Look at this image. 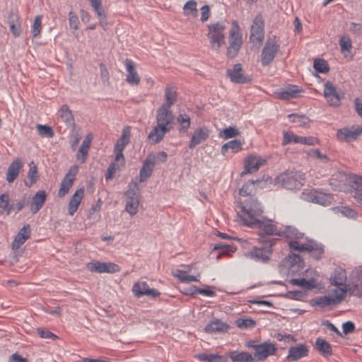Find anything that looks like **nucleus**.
Returning <instances> with one entry per match:
<instances>
[{
  "label": "nucleus",
  "mask_w": 362,
  "mask_h": 362,
  "mask_svg": "<svg viewBox=\"0 0 362 362\" xmlns=\"http://www.w3.org/2000/svg\"><path fill=\"white\" fill-rule=\"evenodd\" d=\"M214 250H221L220 253L217 255V259L221 258L222 255H228L230 252H234L236 250V247L223 243H218L214 246Z\"/></svg>",
  "instance_id": "obj_47"
},
{
  "label": "nucleus",
  "mask_w": 362,
  "mask_h": 362,
  "mask_svg": "<svg viewBox=\"0 0 362 362\" xmlns=\"http://www.w3.org/2000/svg\"><path fill=\"white\" fill-rule=\"evenodd\" d=\"M165 98L166 103L163 104L160 107H165L166 109H170V107L176 101L177 93L172 87L168 86L165 90Z\"/></svg>",
  "instance_id": "obj_42"
},
{
  "label": "nucleus",
  "mask_w": 362,
  "mask_h": 362,
  "mask_svg": "<svg viewBox=\"0 0 362 362\" xmlns=\"http://www.w3.org/2000/svg\"><path fill=\"white\" fill-rule=\"evenodd\" d=\"M309 200L313 203L328 206L334 202V196L330 193H325L321 190H314L308 194Z\"/></svg>",
  "instance_id": "obj_15"
},
{
  "label": "nucleus",
  "mask_w": 362,
  "mask_h": 362,
  "mask_svg": "<svg viewBox=\"0 0 362 362\" xmlns=\"http://www.w3.org/2000/svg\"><path fill=\"white\" fill-rule=\"evenodd\" d=\"M263 163L264 160L260 158L249 156L245 161V170L242 172L241 175H243L257 171Z\"/></svg>",
  "instance_id": "obj_31"
},
{
  "label": "nucleus",
  "mask_w": 362,
  "mask_h": 362,
  "mask_svg": "<svg viewBox=\"0 0 362 362\" xmlns=\"http://www.w3.org/2000/svg\"><path fill=\"white\" fill-rule=\"evenodd\" d=\"M258 180H250L245 183L241 189H240L239 194L240 196H250L252 192V185L257 182Z\"/></svg>",
  "instance_id": "obj_61"
},
{
  "label": "nucleus",
  "mask_w": 362,
  "mask_h": 362,
  "mask_svg": "<svg viewBox=\"0 0 362 362\" xmlns=\"http://www.w3.org/2000/svg\"><path fill=\"white\" fill-rule=\"evenodd\" d=\"M29 167H30V169H29V171L28 173V176H27L29 182L28 183L25 182V185L32 186L37 182V168L33 161L29 164Z\"/></svg>",
  "instance_id": "obj_56"
},
{
  "label": "nucleus",
  "mask_w": 362,
  "mask_h": 362,
  "mask_svg": "<svg viewBox=\"0 0 362 362\" xmlns=\"http://www.w3.org/2000/svg\"><path fill=\"white\" fill-rule=\"evenodd\" d=\"M362 129L358 128H342L338 130L337 133V138L340 141L349 142L356 140L357 137L361 134Z\"/></svg>",
  "instance_id": "obj_22"
},
{
  "label": "nucleus",
  "mask_w": 362,
  "mask_h": 362,
  "mask_svg": "<svg viewBox=\"0 0 362 362\" xmlns=\"http://www.w3.org/2000/svg\"><path fill=\"white\" fill-rule=\"evenodd\" d=\"M175 116L170 109L160 107L157 110L156 123L159 126L164 127L165 129L170 132L174 127Z\"/></svg>",
  "instance_id": "obj_11"
},
{
  "label": "nucleus",
  "mask_w": 362,
  "mask_h": 362,
  "mask_svg": "<svg viewBox=\"0 0 362 362\" xmlns=\"http://www.w3.org/2000/svg\"><path fill=\"white\" fill-rule=\"evenodd\" d=\"M324 96L329 105H339L341 98L338 94L335 86L331 81H327L325 83Z\"/></svg>",
  "instance_id": "obj_21"
},
{
  "label": "nucleus",
  "mask_w": 362,
  "mask_h": 362,
  "mask_svg": "<svg viewBox=\"0 0 362 362\" xmlns=\"http://www.w3.org/2000/svg\"><path fill=\"white\" fill-rule=\"evenodd\" d=\"M229 328V325L220 320L211 321L204 328L208 333H214L217 332H224Z\"/></svg>",
  "instance_id": "obj_36"
},
{
  "label": "nucleus",
  "mask_w": 362,
  "mask_h": 362,
  "mask_svg": "<svg viewBox=\"0 0 362 362\" xmlns=\"http://www.w3.org/2000/svg\"><path fill=\"white\" fill-rule=\"evenodd\" d=\"M177 122L180 124L179 132L180 133L186 132L191 124L190 117L185 113L180 114L177 117Z\"/></svg>",
  "instance_id": "obj_44"
},
{
  "label": "nucleus",
  "mask_w": 362,
  "mask_h": 362,
  "mask_svg": "<svg viewBox=\"0 0 362 362\" xmlns=\"http://www.w3.org/2000/svg\"><path fill=\"white\" fill-rule=\"evenodd\" d=\"M90 141L91 139L87 136L83 141L82 144L78 150L77 159L80 160L81 163H83L86 160V156L90 148Z\"/></svg>",
  "instance_id": "obj_43"
},
{
  "label": "nucleus",
  "mask_w": 362,
  "mask_h": 362,
  "mask_svg": "<svg viewBox=\"0 0 362 362\" xmlns=\"http://www.w3.org/2000/svg\"><path fill=\"white\" fill-rule=\"evenodd\" d=\"M279 49V45L275 38L267 40L261 53L262 65L264 66L269 65L274 61Z\"/></svg>",
  "instance_id": "obj_10"
},
{
  "label": "nucleus",
  "mask_w": 362,
  "mask_h": 362,
  "mask_svg": "<svg viewBox=\"0 0 362 362\" xmlns=\"http://www.w3.org/2000/svg\"><path fill=\"white\" fill-rule=\"evenodd\" d=\"M279 233H281L280 237H285L287 239L290 240L288 243V247L290 248L291 252H295L296 250L291 246V243H297L299 245H303L304 242H302V240L304 237V233L298 230L297 228L291 226H286L282 230H279Z\"/></svg>",
  "instance_id": "obj_14"
},
{
  "label": "nucleus",
  "mask_w": 362,
  "mask_h": 362,
  "mask_svg": "<svg viewBox=\"0 0 362 362\" xmlns=\"http://www.w3.org/2000/svg\"><path fill=\"white\" fill-rule=\"evenodd\" d=\"M88 1L96 13L101 27L106 30L107 26V16L102 6L101 0H88Z\"/></svg>",
  "instance_id": "obj_26"
},
{
  "label": "nucleus",
  "mask_w": 362,
  "mask_h": 362,
  "mask_svg": "<svg viewBox=\"0 0 362 362\" xmlns=\"http://www.w3.org/2000/svg\"><path fill=\"white\" fill-rule=\"evenodd\" d=\"M124 64L127 69L126 81L131 85H139L140 83V77L136 70L134 62L130 59H126Z\"/></svg>",
  "instance_id": "obj_25"
},
{
  "label": "nucleus",
  "mask_w": 362,
  "mask_h": 362,
  "mask_svg": "<svg viewBox=\"0 0 362 362\" xmlns=\"http://www.w3.org/2000/svg\"><path fill=\"white\" fill-rule=\"evenodd\" d=\"M264 37V23L261 15H257L252 23L250 40L254 44H260Z\"/></svg>",
  "instance_id": "obj_12"
},
{
  "label": "nucleus",
  "mask_w": 362,
  "mask_h": 362,
  "mask_svg": "<svg viewBox=\"0 0 362 362\" xmlns=\"http://www.w3.org/2000/svg\"><path fill=\"white\" fill-rule=\"evenodd\" d=\"M23 166L21 158L15 159L8 166L6 173V180L8 182H13L18 176Z\"/></svg>",
  "instance_id": "obj_27"
},
{
  "label": "nucleus",
  "mask_w": 362,
  "mask_h": 362,
  "mask_svg": "<svg viewBox=\"0 0 362 362\" xmlns=\"http://www.w3.org/2000/svg\"><path fill=\"white\" fill-rule=\"evenodd\" d=\"M263 213V209L260 203L252 197H249L241 204V210L238 214L240 221L245 226H252L259 216Z\"/></svg>",
  "instance_id": "obj_1"
},
{
  "label": "nucleus",
  "mask_w": 362,
  "mask_h": 362,
  "mask_svg": "<svg viewBox=\"0 0 362 362\" xmlns=\"http://www.w3.org/2000/svg\"><path fill=\"white\" fill-rule=\"evenodd\" d=\"M9 197L7 194H4L0 196V215L4 213L9 214L12 206L8 204Z\"/></svg>",
  "instance_id": "obj_54"
},
{
  "label": "nucleus",
  "mask_w": 362,
  "mask_h": 362,
  "mask_svg": "<svg viewBox=\"0 0 362 362\" xmlns=\"http://www.w3.org/2000/svg\"><path fill=\"white\" fill-rule=\"evenodd\" d=\"M261 242L263 243V245L260 247H253L250 251L247 252V257L254 261L265 264L270 259L272 254V247L276 243V240L266 238L265 240H262Z\"/></svg>",
  "instance_id": "obj_2"
},
{
  "label": "nucleus",
  "mask_w": 362,
  "mask_h": 362,
  "mask_svg": "<svg viewBox=\"0 0 362 362\" xmlns=\"http://www.w3.org/2000/svg\"><path fill=\"white\" fill-rule=\"evenodd\" d=\"M248 227L257 228L259 230L258 234L262 240L267 235L281 236L279 229L273 224L272 221L263 217L257 219L252 223V226H248Z\"/></svg>",
  "instance_id": "obj_8"
},
{
  "label": "nucleus",
  "mask_w": 362,
  "mask_h": 362,
  "mask_svg": "<svg viewBox=\"0 0 362 362\" xmlns=\"http://www.w3.org/2000/svg\"><path fill=\"white\" fill-rule=\"evenodd\" d=\"M120 163L115 162L111 163L107 168V172L105 175L106 180H110L113 177V175L115 173L117 170H120L122 168Z\"/></svg>",
  "instance_id": "obj_59"
},
{
  "label": "nucleus",
  "mask_w": 362,
  "mask_h": 362,
  "mask_svg": "<svg viewBox=\"0 0 362 362\" xmlns=\"http://www.w3.org/2000/svg\"><path fill=\"white\" fill-rule=\"evenodd\" d=\"M240 134V132L237 127L230 126L221 131L219 133V136L224 139H228L230 138L236 137L239 136Z\"/></svg>",
  "instance_id": "obj_51"
},
{
  "label": "nucleus",
  "mask_w": 362,
  "mask_h": 362,
  "mask_svg": "<svg viewBox=\"0 0 362 362\" xmlns=\"http://www.w3.org/2000/svg\"><path fill=\"white\" fill-rule=\"evenodd\" d=\"M132 291L134 296L140 298L144 296L157 297L160 295V293L156 288H150L146 281H139L134 284Z\"/></svg>",
  "instance_id": "obj_16"
},
{
  "label": "nucleus",
  "mask_w": 362,
  "mask_h": 362,
  "mask_svg": "<svg viewBox=\"0 0 362 362\" xmlns=\"http://www.w3.org/2000/svg\"><path fill=\"white\" fill-rule=\"evenodd\" d=\"M131 137V132L129 127H125L122 132L121 136L117 139L114 152L115 153V161L120 163L122 166L125 165V158L123 154V151L126 146L129 143Z\"/></svg>",
  "instance_id": "obj_9"
},
{
  "label": "nucleus",
  "mask_w": 362,
  "mask_h": 362,
  "mask_svg": "<svg viewBox=\"0 0 362 362\" xmlns=\"http://www.w3.org/2000/svg\"><path fill=\"white\" fill-rule=\"evenodd\" d=\"M209 134L210 132L206 127L195 129L189 141V148L193 149L197 145L204 142L209 138Z\"/></svg>",
  "instance_id": "obj_23"
},
{
  "label": "nucleus",
  "mask_w": 362,
  "mask_h": 362,
  "mask_svg": "<svg viewBox=\"0 0 362 362\" xmlns=\"http://www.w3.org/2000/svg\"><path fill=\"white\" fill-rule=\"evenodd\" d=\"M315 345L319 352L322 356H328L332 354V346L325 339L317 338L315 341Z\"/></svg>",
  "instance_id": "obj_39"
},
{
  "label": "nucleus",
  "mask_w": 362,
  "mask_h": 362,
  "mask_svg": "<svg viewBox=\"0 0 362 362\" xmlns=\"http://www.w3.org/2000/svg\"><path fill=\"white\" fill-rule=\"evenodd\" d=\"M174 276L177 277L181 282L189 283L192 281H198L197 276H191L187 274V272L177 269L173 273Z\"/></svg>",
  "instance_id": "obj_50"
},
{
  "label": "nucleus",
  "mask_w": 362,
  "mask_h": 362,
  "mask_svg": "<svg viewBox=\"0 0 362 362\" xmlns=\"http://www.w3.org/2000/svg\"><path fill=\"white\" fill-rule=\"evenodd\" d=\"M288 118L291 122L296 123L299 127H305L309 123L308 117L305 115L291 114L288 116Z\"/></svg>",
  "instance_id": "obj_53"
},
{
  "label": "nucleus",
  "mask_w": 362,
  "mask_h": 362,
  "mask_svg": "<svg viewBox=\"0 0 362 362\" xmlns=\"http://www.w3.org/2000/svg\"><path fill=\"white\" fill-rule=\"evenodd\" d=\"M276 348L275 345L269 341L259 344L254 354L253 358L258 361H264L269 356L275 354Z\"/></svg>",
  "instance_id": "obj_17"
},
{
  "label": "nucleus",
  "mask_w": 362,
  "mask_h": 362,
  "mask_svg": "<svg viewBox=\"0 0 362 362\" xmlns=\"http://www.w3.org/2000/svg\"><path fill=\"white\" fill-rule=\"evenodd\" d=\"M241 149V141L240 140L234 139L223 145L221 148V153L223 155L226 156L229 150H231L232 153H236Z\"/></svg>",
  "instance_id": "obj_41"
},
{
  "label": "nucleus",
  "mask_w": 362,
  "mask_h": 362,
  "mask_svg": "<svg viewBox=\"0 0 362 362\" xmlns=\"http://www.w3.org/2000/svg\"><path fill=\"white\" fill-rule=\"evenodd\" d=\"M346 279V272L343 269L335 270L332 284L336 286H346L345 281Z\"/></svg>",
  "instance_id": "obj_45"
},
{
  "label": "nucleus",
  "mask_w": 362,
  "mask_h": 362,
  "mask_svg": "<svg viewBox=\"0 0 362 362\" xmlns=\"http://www.w3.org/2000/svg\"><path fill=\"white\" fill-rule=\"evenodd\" d=\"M311 304L313 306H319L322 308L337 305L330 295L316 297L312 300Z\"/></svg>",
  "instance_id": "obj_38"
},
{
  "label": "nucleus",
  "mask_w": 362,
  "mask_h": 362,
  "mask_svg": "<svg viewBox=\"0 0 362 362\" xmlns=\"http://www.w3.org/2000/svg\"><path fill=\"white\" fill-rule=\"evenodd\" d=\"M300 92V89L296 86H289L284 90L278 93L280 99L288 100L296 98L297 94Z\"/></svg>",
  "instance_id": "obj_40"
},
{
  "label": "nucleus",
  "mask_w": 362,
  "mask_h": 362,
  "mask_svg": "<svg viewBox=\"0 0 362 362\" xmlns=\"http://www.w3.org/2000/svg\"><path fill=\"white\" fill-rule=\"evenodd\" d=\"M47 198V194L44 190H39L33 197L30 202V211L33 214L37 213L43 206Z\"/></svg>",
  "instance_id": "obj_29"
},
{
  "label": "nucleus",
  "mask_w": 362,
  "mask_h": 362,
  "mask_svg": "<svg viewBox=\"0 0 362 362\" xmlns=\"http://www.w3.org/2000/svg\"><path fill=\"white\" fill-rule=\"evenodd\" d=\"M83 188H80L77 189L72 195L69 202L68 213L69 215L73 216L77 211L78 207L83 197Z\"/></svg>",
  "instance_id": "obj_32"
},
{
  "label": "nucleus",
  "mask_w": 362,
  "mask_h": 362,
  "mask_svg": "<svg viewBox=\"0 0 362 362\" xmlns=\"http://www.w3.org/2000/svg\"><path fill=\"white\" fill-rule=\"evenodd\" d=\"M346 291V286H337L336 288L331 291L330 296L337 305L344 299Z\"/></svg>",
  "instance_id": "obj_49"
},
{
  "label": "nucleus",
  "mask_w": 362,
  "mask_h": 362,
  "mask_svg": "<svg viewBox=\"0 0 362 362\" xmlns=\"http://www.w3.org/2000/svg\"><path fill=\"white\" fill-rule=\"evenodd\" d=\"M37 129L38 134L41 136L52 138L54 136V132H53L52 129L49 126L37 124Z\"/></svg>",
  "instance_id": "obj_58"
},
{
  "label": "nucleus",
  "mask_w": 362,
  "mask_h": 362,
  "mask_svg": "<svg viewBox=\"0 0 362 362\" xmlns=\"http://www.w3.org/2000/svg\"><path fill=\"white\" fill-rule=\"evenodd\" d=\"M356 283L350 290L355 295L362 296V269L356 272Z\"/></svg>",
  "instance_id": "obj_55"
},
{
  "label": "nucleus",
  "mask_w": 362,
  "mask_h": 362,
  "mask_svg": "<svg viewBox=\"0 0 362 362\" xmlns=\"http://www.w3.org/2000/svg\"><path fill=\"white\" fill-rule=\"evenodd\" d=\"M308 353V347L305 344H300L297 346H293L289 349L286 359L290 361H296L307 356Z\"/></svg>",
  "instance_id": "obj_24"
},
{
  "label": "nucleus",
  "mask_w": 362,
  "mask_h": 362,
  "mask_svg": "<svg viewBox=\"0 0 362 362\" xmlns=\"http://www.w3.org/2000/svg\"><path fill=\"white\" fill-rule=\"evenodd\" d=\"M87 269L95 273H116L120 271V267L113 262L92 261L87 264Z\"/></svg>",
  "instance_id": "obj_13"
},
{
  "label": "nucleus",
  "mask_w": 362,
  "mask_h": 362,
  "mask_svg": "<svg viewBox=\"0 0 362 362\" xmlns=\"http://www.w3.org/2000/svg\"><path fill=\"white\" fill-rule=\"evenodd\" d=\"M226 74L230 81L235 83H246L252 81L250 76L243 74L240 64H235L232 69L227 70Z\"/></svg>",
  "instance_id": "obj_18"
},
{
  "label": "nucleus",
  "mask_w": 362,
  "mask_h": 362,
  "mask_svg": "<svg viewBox=\"0 0 362 362\" xmlns=\"http://www.w3.org/2000/svg\"><path fill=\"white\" fill-rule=\"evenodd\" d=\"M228 356L233 362H257L252 354L245 351H233L228 353Z\"/></svg>",
  "instance_id": "obj_35"
},
{
  "label": "nucleus",
  "mask_w": 362,
  "mask_h": 362,
  "mask_svg": "<svg viewBox=\"0 0 362 362\" xmlns=\"http://www.w3.org/2000/svg\"><path fill=\"white\" fill-rule=\"evenodd\" d=\"M350 185L356 191V197L358 199L359 193H362V176L354 175L350 179Z\"/></svg>",
  "instance_id": "obj_52"
},
{
  "label": "nucleus",
  "mask_w": 362,
  "mask_h": 362,
  "mask_svg": "<svg viewBox=\"0 0 362 362\" xmlns=\"http://www.w3.org/2000/svg\"><path fill=\"white\" fill-rule=\"evenodd\" d=\"M291 284L295 286H300L306 290H312L315 288L317 286V282L315 279H310L307 280L304 278L303 279H292L290 281Z\"/></svg>",
  "instance_id": "obj_37"
},
{
  "label": "nucleus",
  "mask_w": 362,
  "mask_h": 362,
  "mask_svg": "<svg viewBox=\"0 0 362 362\" xmlns=\"http://www.w3.org/2000/svg\"><path fill=\"white\" fill-rule=\"evenodd\" d=\"M41 28V16H37L35 17L32 26V34L34 37H36L40 35Z\"/></svg>",
  "instance_id": "obj_62"
},
{
  "label": "nucleus",
  "mask_w": 362,
  "mask_h": 362,
  "mask_svg": "<svg viewBox=\"0 0 362 362\" xmlns=\"http://www.w3.org/2000/svg\"><path fill=\"white\" fill-rule=\"evenodd\" d=\"M308 154L310 157L316 158L324 163L328 160L327 155L322 153L318 149H310L308 151Z\"/></svg>",
  "instance_id": "obj_63"
},
{
  "label": "nucleus",
  "mask_w": 362,
  "mask_h": 362,
  "mask_svg": "<svg viewBox=\"0 0 362 362\" xmlns=\"http://www.w3.org/2000/svg\"><path fill=\"white\" fill-rule=\"evenodd\" d=\"M156 165L155 158L148 157L143 163V166L139 173V181L145 182L151 175L153 168Z\"/></svg>",
  "instance_id": "obj_30"
},
{
  "label": "nucleus",
  "mask_w": 362,
  "mask_h": 362,
  "mask_svg": "<svg viewBox=\"0 0 362 362\" xmlns=\"http://www.w3.org/2000/svg\"><path fill=\"white\" fill-rule=\"evenodd\" d=\"M277 179L278 182L285 189H299L304 185L305 175L300 172L284 173L279 176Z\"/></svg>",
  "instance_id": "obj_5"
},
{
  "label": "nucleus",
  "mask_w": 362,
  "mask_h": 362,
  "mask_svg": "<svg viewBox=\"0 0 362 362\" xmlns=\"http://www.w3.org/2000/svg\"><path fill=\"white\" fill-rule=\"evenodd\" d=\"M125 195L127 198L125 210L133 216L138 212L141 198L139 185L136 180H132L129 183Z\"/></svg>",
  "instance_id": "obj_4"
},
{
  "label": "nucleus",
  "mask_w": 362,
  "mask_h": 362,
  "mask_svg": "<svg viewBox=\"0 0 362 362\" xmlns=\"http://www.w3.org/2000/svg\"><path fill=\"white\" fill-rule=\"evenodd\" d=\"M168 132H169L165 129L164 127L156 124V126L154 127L148 134V139L151 144H158L163 139L165 135Z\"/></svg>",
  "instance_id": "obj_33"
},
{
  "label": "nucleus",
  "mask_w": 362,
  "mask_h": 362,
  "mask_svg": "<svg viewBox=\"0 0 362 362\" xmlns=\"http://www.w3.org/2000/svg\"><path fill=\"white\" fill-rule=\"evenodd\" d=\"M58 116L62 121L69 127H74L75 125L72 112L67 105H63L58 111Z\"/></svg>",
  "instance_id": "obj_34"
},
{
  "label": "nucleus",
  "mask_w": 362,
  "mask_h": 362,
  "mask_svg": "<svg viewBox=\"0 0 362 362\" xmlns=\"http://www.w3.org/2000/svg\"><path fill=\"white\" fill-rule=\"evenodd\" d=\"M305 239L306 241L303 243V245L293 243L291 246L298 252H309L310 256L314 259H321L324 254L323 246L312 240L308 239L307 238Z\"/></svg>",
  "instance_id": "obj_7"
},
{
  "label": "nucleus",
  "mask_w": 362,
  "mask_h": 362,
  "mask_svg": "<svg viewBox=\"0 0 362 362\" xmlns=\"http://www.w3.org/2000/svg\"><path fill=\"white\" fill-rule=\"evenodd\" d=\"M313 67L320 73H327L329 70L327 62L323 59H315Z\"/></svg>",
  "instance_id": "obj_57"
},
{
  "label": "nucleus",
  "mask_w": 362,
  "mask_h": 362,
  "mask_svg": "<svg viewBox=\"0 0 362 362\" xmlns=\"http://www.w3.org/2000/svg\"><path fill=\"white\" fill-rule=\"evenodd\" d=\"M339 45L341 52L349 51L352 47L351 40L349 37H341L339 40Z\"/></svg>",
  "instance_id": "obj_64"
},
{
  "label": "nucleus",
  "mask_w": 362,
  "mask_h": 362,
  "mask_svg": "<svg viewBox=\"0 0 362 362\" xmlns=\"http://www.w3.org/2000/svg\"><path fill=\"white\" fill-rule=\"evenodd\" d=\"M230 45L227 49V55L230 57H235L243 44L240 28L237 22L234 21L230 30L229 35Z\"/></svg>",
  "instance_id": "obj_6"
},
{
  "label": "nucleus",
  "mask_w": 362,
  "mask_h": 362,
  "mask_svg": "<svg viewBox=\"0 0 362 362\" xmlns=\"http://www.w3.org/2000/svg\"><path fill=\"white\" fill-rule=\"evenodd\" d=\"M197 2L194 0L188 1L184 6V13L187 16L195 18L197 16L198 10L197 8Z\"/></svg>",
  "instance_id": "obj_48"
},
{
  "label": "nucleus",
  "mask_w": 362,
  "mask_h": 362,
  "mask_svg": "<svg viewBox=\"0 0 362 362\" xmlns=\"http://www.w3.org/2000/svg\"><path fill=\"white\" fill-rule=\"evenodd\" d=\"M207 27L209 29L207 37L211 49L218 51L221 45L224 43L226 25L224 22H217L209 24Z\"/></svg>",
  "instance_id": "obj_3"
},
{
  "label": "nucleus",
  "mask_w": 362,
  "mask_h": 362,
  "mask_svg": "<svg viewBox=\"0 0 362 362\" xmlns=\"http://www.w3.org/2000/svg\"><path fill=\"white\" fill-rule=\"evenodd\" d=\"M291 142L296 144H303L310 146L315 145L318 143V139L315 137H303L294 134L292 132H285L284 134L283 144L286 145Z\"/></svg>",
  "instance_id": "obj_20"
},
{
  "label": "nucleus",
  "mask_w": 362,
  "mask_h": 362,
  "mask_svg": "<svg viewBox=\"0 0 362 362\" xmlns=\"http://www.w3.org/2000/svg\"><path fill=\"white\" fill-rule=\"evenodd\" d=\"M255 325V322L252 319L239 318L236 320V325L241 329L252 328Z\"/></svg>",
  "instance_id": "obj_60"
},
{
  "label": "nucleus",
  "mask_w": 362,
  "mask_h": 362,
  "mask_svg": "<svg viewBox=\"0 0 362 362\" xmlns=\"http://www.w3.org/2000/svg\"><path fill=\"white\" fill-rule=\"evenodd\" d=\"M30 236V227L29 224L25 225L15 236L12 243L13 249H18Z\"/></svg>",
  "instance_id": "obj_28"
},
{
  "label": "nucleus",
  "mask_w": 362,
  "mask_h": 362,
  "mask_svg": "<svg viewBox=\"0 0 362 362\" xmlns=\"http://www.w3.org/2000/svg\"><path fill=\"white\" fill-rule=\"evenodd\" d=\"M77 170V166H74L65 175L61 182L60 188L58 192V196L59 197H64L69 192V189L72 187L75 180Z\"/></svg>",
  "instance_id": "obj_19"
},
{
  "label": "nucleus",
  "mask_w": 362,
  "mask_h": 362,
  "mask_svg": "<svg viewBox=\"0 0 362 362\" xmlns=\"http://www.w3.org/2000/svg\"><path fill=\"white\" fill-rule=\"evenodd\" d=\"M196 358L203 362H226L225 357L216 354H200Z\"/></svg>",
  "instance_id": "obj_46"
}]
</instances>
